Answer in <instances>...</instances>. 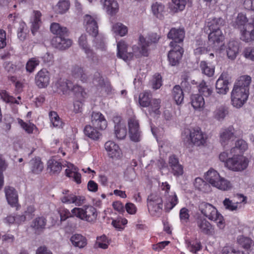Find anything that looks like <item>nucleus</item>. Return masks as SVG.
<instances>
[{
    "mask_svg": "<svg viewBox=\"0 0 254 254\" xmlns=\"http://www.w3.org/2000/svg\"><path fill=\"white\" fill-rule=\"evenodd\" d=\"M251 77L249 75L241 76L235 83L231 93L232 106L239 109L247 102L249 94V86Z\"/></svg>",
    "mask_w": 254,
    "mask_h": 254,
    "instance_id": "nucleus-1",
    "label": "nucleus"
},
{
    "mask_svg": "<svg viewBox=\"0 0 254 254\" xmlns=\"http://www.w3.org/2000/svg\"><path fill=\"white\" fill-rule=\"evenodd\" d=\"M219 160L224 163V166L234 172H241L245 170L249 164L248 159L243 155L231 154L227 151L221 152Z\"/></svg>",
    "mask_w": 254,
    "mask_h": 254,
    "instance_id": "nucleus-2",
    "label": "nucleus"
},
{
    "mask_svg": "<svg viewBox=\"0 0 254 254\" xmlns=\"http://www.w3.org/2000/svg\"><path fill=\"white\" fill-rule=\"evenodd\" d=\"M232 26L240 30L242 40L246 42L254 40V29H252L253 20L249 22L245 14L239 13L235 20L232 22Z\"/></svg>",
    "mask_w": 254,
    "mask_h": 254,
    "instance_id": "nucleus-3",
    "label": "nucleus"
},
{
    "mask_svg": "<svg viewBox=\"0 0 254 254\" xmlns=\"http://www.w3.org/2000/svg\"><path fill=\"white\" fill-rule=\"evenodd\" d=\"M76 216L81 220L89 222L95 221L97 217L96 209L91 205H84L82 207H75L71 212L64 209V220L69 218Z\"/></svg>",
    "mask_w": 254,
    "mask_h": 254,
    "instance_id": "nucleus-4",
    "label": "nucleus"
},
{
    "mask_svg": "<svg viewBox=\"0 0 254 254\" xmlns=\"http://www.w3.org/2000/svg\"><path fill=\"white\" fill-rule=\"evenodd\" d=\"M97 19V17L95 15L86 14L84 17V23L87 32L92 36L96 37L94 40V46L97 49L104 51L106 49L104 38L100 35L97 36L98 33Z\"/></svg>",
    "mask_w": 254,
    "mask_h": 254,
    "instance_id": "nucleus-5",
    "label": "nucleus"
},
{
    "mask_svg": "<svg viewBox=\"0 0 254 254\" xmlns=\"http://www.w3.org/2000/svg\"><path fill=\"white\" fill-rule=\"evenodd\" d=\"M205 178L208 184L221 190L228 191L233 187L231 182L221 177L219 173L214 169H210L205 174Z\"/></svg>",
    "mask_w": 254,
    "mask_h": 254,
    "instance_id": "nucleus-6",
    "label": "nucleus"
},
{
    "mask_svg": "<svg viewBox=\"0 0 254 254\" xmlns=\"http://www.w3.org/2000/svg\"><path fill=\"white\" fill-rule=\"evenodd\" d=\"M182 139L185 143L193 144L196 146L203 145L206 135L199 127L186 128L182 133Z\"/></svg>",
    "mask_w": 254,
    "mask_h": 254,
    "instance_id": "nucleus-7",
    "label": "nucleus"
},
{
    "mask_svg": "<svg viewBox=\"0 0 254 254\" xmlns=\"http://www.w3.org/2000/svg\"><path fill=\"white\" fill-rule=\"evenodd\" d=\"M201 213L209 220L216 222L218 227L220 229L224 227L223 216L218 212L217 209L212 204L203 202L199 206Z\"/></svg>",
    "mask_w": 254,
    "mask_h": 254,
    "instance_id": "nucleus-8",
    "label": "nucleus"
},
{
    "mask_svg": "<svg viewBox=\"0 0 254 254\" xmlns=\"http://www.w3.org/2000/svg\"><path fill=\"white\" fill-rule=\"evenodd\" d=\"M159 39V37L156 33H151L145 38L141 35L139 39V47L134 46L132 47L133 52L136 57H146L148 56V47L152 43H156Z\"/></svg>",
    "mask_w": 254,
    "mask_h": 254,
    "instance_id": "nucleus-9",
    "label": "nucleus"
},
{
    "mask_svg": "<svg viewBox=\"0 0 254 254\" xmlns=\"http://www.w3.org/2000/svg\"><path fill=\"white\" fill-rule=\"evenodd\" d=\"M147 207L148 211L152 216L159 215L163 208L162 198L157 194H151L147 198Z\"/></svg>",
    "mask_w": 254,
    "mask_h": 254,
    "instance_id": "nucleus-10",
    "label": "nucleus"
},
{
    "mask_svg": "<svg viewBox=\"0 0 254 254\" xmlns=\"http://www.w3.org/2000/svg\"><path fill=\"white\" fill-rule=\"evenodd\" d=\"M128 132L130 139L134 142L139 141L141 137V131L138 121L134 116L131 117L128 120Z\"/></svg>",
    "mask_w": 254,
    "mask_h": 254,
    "instance_id": "nucleus-11",
    "label": "nucleus"
},
{
    "mask_svg": "<svg viewBox=\"0 0 254 254\" xmlns=\"http://www.w3.org/2000/svg\"><path fill=\"white\" fill-rule=\"evenodd\" d=\"M229 76L227 72H222L217 80L215 86L217 93L225 95L229 91Z\"/></svg>",
    "mask_w": 254,
    "mask_h": 254,
    "instance_id": "nucleus-12",
    "label": "nucleus"
},
{
    "mask_svg": "<svg viewBox=\"0 0 254 254\" xmlns=\"http://www.w3.org/2000/svg\"><path fill=\"white\" fill-rule=\"evenodd\" d=\"M105 148L109 157L114 160L120 159L123 156L119 146L113 141H108L105 144Z\"/></svg>",
    "mask_w": 254,
    "mask_h": 254,
    "instance_id": "nucleus-13",
    "label": "nucleus"
},
{
    "mask_svg": "<svg viewBox=\"0 0 254 254\" xmlns=\"http://www.w3.org/2000/svg\"><path fill=\"white\" fill-rule=\"evenodd\" d=\"M185 32L183 28H172L168 34L167 37L173 41L170 42L171 47L175 46L177 43H180L183 41Z\"/></svg>",
    "mask_w": 254,
    "mask_h": 254,
    "instance_id": "nucleus-14",
    "label": "nucleus"
},
{
    "mask_svg": "<svg viewBox=\"0 0 254 254\" xmlns=\"http://www.w3.org/2000/svg\"><path fill=\"white\" fill-rule=\"evenodd\" d=\"M127 45L125 41L121 40L117 43V56L118 58L123 59L127 62L133 57V55L137 57L134 53L127 52Z\"/></svg>",
    "mask_w": 254,
    "mask_h": 254,
    "instance_id": "nucleus-15",
    "label": "nucleus"
},
{
    "mask_svg": "<svg viewBox=\"0 0 254 254\" xmlns=\"http://www.w3.org/2000/svg\"><path fill=\"white\" fill-rule=\"evenodd\" d=\"M173 49L171 50L168 53V58L170 64L172 66L177 65L179 61L181 59L184 52L183 48L178 45L172 47Z\"/></svg>",
    "mask_w": 254,
    "mask_h": 254,
    "instance_id": "nucleus-16",
    "label": "nucleus"
},
{
    "mask_svg": "<svg viewBox=\"0 0 254 254\" xmlns=\"http://www.w3.org/2000/svg\"><path fill=\"white\" fill-rule=\"evenodd\" d=\"M169 166L171 170V173L174 176L179 177L184 174V167L180 163L178 158L172 155L169 158Z\"/></svg>",
    "mask_w": 254,
    "mask_h": 254,
    "instance_id": "nucleus-17",
    "label": "nucleus"
},
{
    "mask_svg": "<svg viewBox=\"0 0 254 254\" xmlns=\"http://www.w3.org/2000/svg\"><path fill=\"white\" fill-rule=\"evenodd\" d=\"M50 81V74L46 69H42L35 76V83L39 88L47 87Z\"/></svg>",
    "mask_w": 254,
    "mask_h": 254,
    "instance_id": "nucleus-18",
    "label": "nucleus"
},
{
    "mask_svg": "<svg viewBox=\"0 0 254 254\" xmlns=\"http://www.w3.org/2000/svg\"><path fill=\"white\" fill-rule=\"evenodd\" d=\"M91 123L93 126L100 130H104L107 127V122L105 117L98 112H92Z\"/></svg>",
    "mask_w": 254,
    "mask_h": 254,
    "instance_id": "nucleus-19",
    "label": "nucleus"
},
{
    "mask_svg": "<svg viewBox=\"0 0 254 254\" xmlns=\"http://www.w3.org/2000/svg\"><path fill=\"white\" fill-rule=\"evenodd\" d=\"M234 133L235 129L232 126L222 128L219 133L220 142L221 144L224 146L228 144L229 141L234 138Z\"/></svg>",
    "mask_w": 254,
    "mask_h": 254,
    "instance_id": "nucleus-20",
    "label": "nucleus"
},
{
    "mask_svg": "<svg viewBox=\"0 0 254 254\" xmlns=\"http://www.w3.org/2000/svg\"><path fill=\"white\" fill-rule=\"evenodd\" d=\"M46 223L47 220L44 217H38L32 221L30 227L35 233L40 234L45 229Z\"/></svg>",
    "mask_w": 254,
    "mask_h": 254,
    "instance_id": "nucleus-21",
    "label": "nucleus"
},
{
    "mask_svg": "<svg viewBox=\"0 0 254 254\" xmlns=\"http://www.w3.org/2000/svg\"><path fill=\"white\" fill-rule=\"evenodd\" d=\"M103 8L111 15H115L119 11V5L116 0H101Z\"/></svg>",
    "mask_w": 254,
    "mask_h": 254,
    "instance_id": "nucleus-22",
    "label": "nucleus"
},
{
    "mask_svg": "<svg viewBox=\"0 0 254 254\" xmlns=\"http://www.w3.org/2000/svg\"><path fill=\"white\" fill-rule=\"evenodd\" d=\"M97 128L94 126L86 125L84 128V133L86 136L92 140L97 141L101 138L102 133Z\"/></svg>",
    "mask_w": 254,
    "mask_h": 254,
    "instance_id": "nucleus-23",
    "label": "nucleus"
},
{
    "mask_svg": "<svg viewBox=\"0 0 254 254\" xmlns=\"http://www.w3.org/2000/svg\"><path fill=\"white\" fill-rule=\"evenodd\" d=\"M224 24L225 20L222 18H210L206 22V26L208 27L210 32H212L219 30Z\"/></svg>",
    "mask_w": 254,
    "mask_h": 254,
    "instance_id": "nucleus-24",
    "label": "nucleus"
},
{
    "mask_svg": "<svg viewBox=\"0 0 254 254\" xmlns=\"http://www.w3.org/2000/svg\"><path fill=\"white\" fill-rule=\"evenodd\" d=\"M86 199L84 196L69 194L64 195V203H74L76 206H81L85 203Z\"/></svg>",
    "mask_w": 254,
    "mask_h": 254,
    "instance_id": "nucleus-25",
    "label": "nucleus"
},
{
    "mask_svg": "<svg viewBox=\"0 0 254 254\" xmlns=\"http://www.w3.org/2000/svg\"><path fill=\"white\" fill-rule=\"evenodd\" d=\"M5 193L8 203L11 206L15 205L18 202V194L15 189L7 187L5 188Z\"/></svg>",
    "mask_w": 254,
    "mask_h": 254,
    "instance_id": "nucleus-26",
    "label": "nucleus"
},
{
    "mask_svg": "<svg viewBox=\"0 0 254 254\" xmlns=\"http://www.w3.org/2000/svg\"><path fill=\"white\" fill-rule=\"evenodd\" d=\"M238 197L240 199V203H242L246 201V197L244 196L242 194H238ZM223 204L226 209H227L229 211H235L238 209V204L239 202H233L232 200H230L229 198H226L223 201Z\"/></svg>",
    "mask_w": 254,
    "mask_h": 254,
    "instance_id": "nucleus-27",
    "label": "nucleus"
},
{
    "mask_svg": "<svg viewBox=\"0 0 254 254\" xmlns=\"http://www.w3.org/2000/svg\"><path fill=\"white\" fill-rule=\"evenodd\" d=\"M70 241L73 246L80 249L83 248L87 245L86 238L78 234L73 235L70 238Z\"/></svg>",
    "mask_w": 254,
    "mask_h": 254,
    "instance_id": "nucleus-28",
    "label": "nucleus"
},
{
    "mask_svg": "<svg viewBox=\"0 0 254 254\" xmlns=\"http://www.w3.org/2000/svg\"><path fill=\"white\" fill-rule=\"evenodd\" d=\"M151 9L153 15L160 19H162L164 18L166 12L165 5L158 2L152 5Z\"/></svg>",
    "mask_w": 254,
    "mask_h": 254,
    "instance_id": "nucleus-29",
    "label": "nucleus"
},
{
    "mask_svg": "<svg viewBox=\"0 0 254 254\" xmlns=\"http://www.w3.org/2000/svg\"><path fill=\"white\" fill-rule=\"evenodd\" d=\"M62 164L55 159H51L48 161L47 170L51 174H58L62 170Z\"/></svg>",
    "mask_w": 254,
    "mask_h": 254,
    "instance_id": "nucleus-30",
    "label": "nucleus"
},
{
    "mask_svg": "<svg viewBox=\"0 0 254 254\" xmlns=\"http://www.w3.org/2000/svg\"><path fill=\"white\" fill-rule=\"evenodd\" d=\"M196 223L201 232L205 234L211 233L212 225L206 219L199 217L197 219Z\"/></svg>",
    "mask_w": 254,
    "mask_h": 254,
    "instance_id": "nucleus-31",
    "label": "nucleus"
},
{
    "mask_svg": "<svg viewBox=\"0 0 254 254\" xmlns=\"http://www.w3.org/2000/svg\"><path fill=\"white\" fill-rule=\"evenodd\" d=\"M239 52V47L237 42L230 41L228 44L227 54L228 58L232 60L235 59Z\"/></svg>",
    "mask_w": 254,
    "mask_h": 254,
    "instance_id": "nucleus-32",
    "label": "nucleus"
},
{
    "mask_svg": "<svg viewBox=\"0 0 254 254\" xmlns=\"http://www.w3.org/2000/svg\"><path fill=\"white\" fill-rule=\"evenodd\" d=\"M191 104L195 110L199 111L203 109L204 106V100L202 95L193 94L191 96Z\"/></svg>",
    "mask_w": 254,
    "mask_h": 254,
    "instance_id": "nucleus-33",
    "label": "nucleus"
},
{
    "mask_svg": "<svg viewBox=\"0 0 254 254\" xmlns=\"http://www.w3.org/2000/svg\"><path fill=\"white\" fill-rule=\"evenodd\" d=\"M115 134L118 139H124L127 134V130L126 125L119 122L118 124L115 125L114 127Z\"/></svg>",
    "mask_w": 254,
    "mask_h": 254,
    "instance_id": "nucleus-34",
    "label": "nucleus"
},
{
    "mask_svg": "<svg viewBox=\"0 0 254 254\" xmlns=\"http://www.w3.org/2000/svg\"><path fill=\"white\" fill-rule=\"evenodd\" d=\"M112 31L116 35L123 37L127 34L128 28L127 26L123 23L117 22L113 24Z\"/></svg>",
    "mask_w": 254,
    "mask_h": 254,
    "instance_id": "nucleus-35",
    "label": "nucleus"
},
{
    "mask_svg": "<svg viewBox=\"0 0 254 254\" xmlns=\"http://www.w3.org/2000/svg\"><path fill=\"white\" fill-rule=\"evenodd\" d=\"M187 4L186 0H172L169 4L170 9L174 12L183 11Z\"/></svg>",
    "mask_w": 254,
    "mask_h": 254,
    "instance_id": "nucleus-36",
    "label": "nucleus"
},
{
    "mask_svg": "<svg viewBox=\"0 0 254 254\" xmlns=\"http://www.w3.org/2000/svg\"><path fill=\"white\" fill-rule=\"evenodd\" d=\"M229 113L228 108L223 105L217 107L213 113L214 118L218 121H223Z\"/></svg>",
    "mask_w": 254,
    "mask_h": 254,
    "instance_id": "nucleus-37",
    "label": "nucleus"
},
{
    "mask_svg": "<svg viewBox=\"0 0 254 254\" xmlns=\"http://www.w3.org/2000/svg\"><path fill=\"white\" fill-rule=\"evenodd\" d=\"M172 95L177 105L181 104L184 98V93L180 85H175L173 89Z\"/></svg>",
    "mask_w": 254,
    "mask_h": 254,
    "instance_id": "nucleus-38",
    "label": "nucleus"
},
{
    "mask_svg": "<svg viewBox=\"0 0 254 254\" xmlns=\"http://www.w3.org/2000/svg\"><path fill=\"white\" fill-rule=\"evenodd\" d=\"M223 39L224 37L220 29L210 32L208 35L209 42L214 45L222 42Z\"/></svg>",
    "mask_w": 254,
    "mask_h": 254,
    "instance_id": "nucleus-39",
    "label": "nucleus"
},
{
    "mask_svg": "<svg viewBox=\"0 0 254 254\" xmlns=\"http://www.w3.org/2000/svg\"><path fill=\"white\" fill-rule=\"evenodd\" d=\"M152 95L150 92L144 91L141 93L139 96V103L143 107H148L151 101Z\"/></svg>",
    "mask_w": 254,
    "mask_h": 254,
    "instance_id": "nucleus-40",
    "label": "nucleus"
},
{
    "mask_svg": "<svg viewBox=\"0 0 254 254\" xmlns=\"http://www.w3.org/2000/svg\"><path fill=\"white\" fill-rule=\"evenodd\" d=\"M194 187L198 190L203 192H207L210 190V185L200 178H196L194 182Z\"/></svg>",
    "mask_w": 254,
    "mask_h": 254,
    "instance_id": "nucleus-41",
    "label": "nucleus"
},
{
    "mask_svg": "<svg viewBox=\"0 0 254 254\" xmlns=\"http://www.w3.org/2000/svg\"><path fill=\"white\" fill-rule=\"evenodd\" d=\"M89 62L90 66L95 68L100 64V59L98 56L93 52L92 50L85 53Z\"/></svg>",
    "mask_w": 254,
    "mask_h": 254,
    "instance_id": "nucleus-42",
    "label": "nucleus"
},
{
    "mask_svg": "<svg viewBox=\"0 0 254 254\" xmlns=\"http://www.w3.org/2000/svg\"><path fill=\"white\" fill-rule=\"evenodd\" d=\"M29 164L31 171L34 174H39L43 169V164L39 158L31 160Z\"/></svg>",
    "mask_w": 254,
    "mask_h": 254,
    "instance_id": "nucleus-43",
    "label": "nucleus"
},
{
    "mask_svg": "<svg viewBox=\"0 0 254 254\" xmlns=\"http://www.w3.org/2000/svg\"><path fill=\"white\" fill-rule=\"evenodd\" d=\"M200 67L202 72L208 77L212 76L214 73L215 67L205 61H201L200 63Z\"/></svg>",
    "mask_w": 254,
    "mask_h": 254,
    "instance_id": "nucleus-44",
    "label": "nucleus"
},
{
    "mask_svg": "<svg viewBox=\"0 0 254 254\" xmlns=\"http://www.w3.org/2000/svg\"><path fill=\"white\" fill-rule=\"evenodd\" d=\"M73 75L75 78H79L83 82H86L88 80V77L85 74L84 70L82 68L78 66H75L72 70Z\"/></svg>",
    "mask_w": 254,
    "mask_h": 254,
    "instance_id": "nucleus-45",
    "label": "nucleus"
},
{
    "mask_svg": "<svg viewBox=\"0 0 254 254\" xmlns=\"http://www.w3.org/2000/svg\"><path fill=\"white\" fill-rule=\"evenodd\" d=\"M199 93L205 97L209 96L212 93V88L206 85L204 81H202L198 87Z\"/></svg>",
    "mask_w": 254,
    "mask_h": 254,
    "instance_id": "nucleus-46",
    "label": "nucleus"
},
{
    "mask_svg": "<svg viewBox=\"0 0 254 254\" xmlns=\"http://www.w3.org/2000/svg\"><path fill=\"white\" fill-rule=\"evenodd\" d=\"M178 203V199L177 195L174 193L173 195H170L167 199L165 204V209L166 211H170Z\"/></svg>",
    "mask_w": 254,
    "mask_h": 254,
    "instance_id": "nucleus-47",
    "label": "nucleus"
},
{
    "mask_svg": "<svg viewBox=\"0 0 254 254\" xmlns=\"http://www.w3.org/2000/svg\"><path fill=\"white\" fill-rule=\"evenodd\" d=\"M248 148V145L246 141L243 139H239L236 142L235 147L232 148L229 152L231 154H233L235 152V150L238 149L241 152H244Z\"/></svg>",
    "mask_w": 254,
    "mask_h": 254,
    "instance_id": "nucleus-48",
    "label": "nucleus"
},
{
    "mask_svg": "<svg viewBox=\"0 0 254 254\" xmlns=\"http://www.w3.org/2000/svg\"><path fill=\"white\" fill-rule=\"evenodd\" d=\"M66 87L68 90L72 89L75 93V95L76 97L81 100V98H85L86 93L84 89L80 86H74L72 87L71 84H68V83H66Z\"/></svg>",
    "mask_w": 254,
    "mask_h": 254,
    "instance_id": "nucleus-49",
    "label": "nucleus"
},
{
    "mask_svg": "<svg viewBox=\"0 0 254 254\" xmlns=\"http://www.w3.org/2000/svg\"><path fill=\"white\" fill-rule=\"evenodd\" d=\"M78 42L80 48L84 51L85 53L92 50L88 44L86 35H81L79 38Z\"/></svg>",
    "mask_w": 254,
    "mask_h": 254,
    "instance_id": "nucleus-50",
    "label": "nucleus"
},
{
    "mask_svg": "<svg viewBox=\"0 0 254 254\" xmlns=\"http://www.w3.org/2000/svg\"><path fill=\"white\" fill-rule=\"evenodd\" d=\"M110 241L105 235H102L97 238L96 245V246L102 249H107L110 244Z\"/></svg>",
    "mask_w": 254,
    "mask_h": 254,
    "instance_id": "nucleus-51",
    "label": "nucleus"
},
{
    "mask_svg": "<svg viewBox=\"0 0 254 254\" xmlns=\"http://www.w3.org/2000/svg\"><path fill=\"white\" fill-rule=\"evenodd\" d=\"M161 101L159 99H154L152 100L149 108V112L150 114H154L155 115H159L160 113L159 111L160 104Z\"/></svg>",
    "mask_w": 254,
    "mask_h": 254,
    "instance_id": "nucleus-52",
    "label": "nucleus"
},
{
    "mask_svg": "<svg viewBox=\"0 0 254 254\" xmlns=\"http://www.w3.org/2000/svg\"><path fill=\"white\" fill-rule=\"evenodd\" d=\"M40 64V61L36 58L30 59L26 64V71L29 73L33 72L35 68Z\"/></svg>",
    "mask_w": 254,
    "mask_h": 254,
    "instance_id": "nucleus-53",
    "label": "nucleus"
},
{
    "mask_svg": "<svg viewBox=\"0 0 254 254\" xmlns=\"http://www.w3.org/2000/svg\"><path fill=\"white\" fill-rule=\"evenodd\" d=\"M238 243L243 248L246 249H249L254 244L253 241L249 238L245 237L243 236H240L237 239Z\"/></svg>",
    "mask_w": 254,
    "mask_h": 254,
    "instance_id": "nucleus-54",
    "label": "nucleus"
},
{
    "mask_svg": "<svg viewBox=\"0 0 254 254\" xmlns=\"http://www.w3.org/2000/svg\"><path fill=\"white\" fill-rule=\"evenodd\" d=\"M64 36H56L54 37L52 41L51 44L55 48L59 50H63L64 47Z\"/></svg>",
    "mask_w": 254,
    "mask_h": 254,
    "instance_id": "nucleus-55",
    "label": "nucleus"
},
{
    "mask_svg": "<svg viewBox=\"0 0 254 254\" xmlns=\"http://www.w3.org/2000/svg\"><path fill=\"white\" fill-rule=\"evenodd\" d=\"M64 168H66L64 170V173L67 177L76 171H79V169L76 166L68 162L64 163Z\"/></svg>",
    "mask_w": 254,
    "mask_h": 254,
    "instance_id": "nucleus-56",
    "label": "nucleus"
},
{
    "mask_svg": "<svg viewBox=\"0 0 254 254\" xmlns=\"http://www.w3.org/2000/svg\"><path fill=\"white\" fill-rule=\"evenodd\" d=\"M51 31L57 36H64L63 27L57 23H52L50 26Z\"/></svg>",
    "mask_w": 254,
    "mask_h": 254,
    "instance_id": "nucleus-57",
    "label": "nucleus"
},
{
    "mask_svg": "<svg viewBox=\"0 0 254 254\" xmlns=\"http://www.w3.org/2000/svg\"><path fill=\"white\" fill-rule=\"evenodd\" d=\"M187 248L190 252L196 253L201 249V244L199 242H190L186 241Z\"/></svg>",
    "mask_w": 254,
    "mask_h": 254,
    "instance_id": "nucleus-58",
    "label": "nucleus"
},
{
    "mask_svg": "<svg viewBox=\"0 0 254 254\" xmlns=\"http://www.w3.org/2000/svg\"><path fill=\"white\" fill-rule=\"evenodd\" d=\"M25 27L24 22H20L17 30V37L21 41H24L26 38L27 33L24 31Z\"/></svg>",
    "mask_w": 254,
    "mask_h": 254,
    "instance_id": "nucleus-59",
    "label": "nucleus"
},
{
    "mask_svg": "<svg viewBox=\"0 0 254 254\" xmlns=\"http://www.w3.org/2000/svg\"><path fill=\"white\" fill-rule=\"evenodd\" d=\"M19 124L21 127L25 130L28 133H32L34 128H36L35 126L30 123H27L23 122L22 120H19L18 121Z\"/></svg>",
    "mask_w": 254,
    "mask_h": 254,
    "instance_id": "nucleus-60",
    "label": "nucleus"
},
{
    "mask_svg": "<svg viewBox=\"0 0 254 254\" xmlns=\"http://www.w3.org/2000/svg\"><path fill=\"white\" fill-rule=\"evenodd\" d=\"M180 218L182 223H187L189 220V210L186 207L182 208L180 211Z\"/></svg>",
    "mask_w": 254,
    "mask_h": 254,
    "instance_id": "nucleus-61",
    "label": "nucleus"
},
{
    "mask_svg": "<svg viewBox=\"0 0 254 254\" xmlns=\"http://www.w3.org/2000/svg\"><path fill=\"white\" fill-rule=\"evenodd\" d=\"M243 55L246 59L254 61V48L252 47L246 48L244 50Z\"/></svg>",
    "mask_w": 254,
    "mask_h": 254,
    "instance_id": "nucleus-62",
    "label": "nucleus"
},
{
    "mask_svg": "<svg viewBox=\"0 0 254 254\" xmlns=\"http://www.w3.org/2000/svg\"><path fill=\"white\" fill-rule=\"evenodd\" d=\"M223 254H249L248 252H244L237 251L230 247H225L222 250Z\"/></svg>",
    "mask_w": 254,
    "mask_h": 254,
    "instance_id": "nucleus-63",
    "label": "nucleus"
},
{
    "mask_svg": "<svg viewBox=\"0 0 254 254\" xmlns=\"http://www.w3.org/2000/svg\"><path fill=\"white\" fill-rule=\"evenodd\" d=\"M161 76L160 74H155L154 75L153 82L152 86L155 89H159L162 85Z\"/></svg>",
    "mask_w": 254,
    "mask_h": 254,
    "instance_id": "nucleus-64",
    "label": "nucleus"
}]
</instances>
